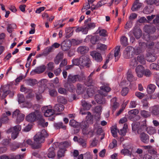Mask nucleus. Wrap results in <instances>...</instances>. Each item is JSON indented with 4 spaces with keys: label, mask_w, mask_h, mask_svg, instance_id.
I'll return each instance as SVG.
<instances>
[{
    "label": "nucleus",
    "mask_w": 159,
    "mask_h": 159,
    "mask_svg": "<svg viewBox=\"0 0 159 159\" xmlns=\"http://www.w3.org/2000/svg\"><path fill=\"white\" fill-rule=\"evenodd\" d=\"M120 152L121 154L124 155L129 156L131 157L132 154V151H130L128 149L124 148L121 150Z\"/></svg>",
    "instance_id": "obj_38"
},
{
    "label": "nucleus",
    "mask_w": 159,
    "mask_h": 159,
    "mask_svg": "<svg viewBox=\"0 0 159 159\" xmlns=\"http://www.w3.org/2000/svg\"><path fill=\"white\" fill-rule=\"evenodd\" d=\"M16 27V25L15 24H9L8 25L7 30L9 33H11L14 29Z\"/></svg>",
    "instance_id": "obj_46"
},
{
    "label": "nucleus",
    "mask_w": 159,
    "mask_h": 159,
    "mask_svg": "<svg viewBox=\"0 0 159 159\" xmlns=\"http://www.w3.org/2000/svg\"><path fill=\"white\" fill-rule=\"evenodd\" d=\"M25 115L21 113L19 110H16L13 113L12 117L14 118H16V124L20 123L23 121L24 119Z\"/></svg>",
    "instance_id": "obj_6"
},
{
    "label": "nucleus",
    "mask_w": 159,
    "mask_h": 159,
    "mask_svg": "<svg viewBox=\"0 0 159 159\" xmlns=\"http://www.w3.org/2000/svg\"><path fill=\"white\" fill-rule=\"evenodd\" d=\"M111 131L112 134L114 137L116 138L117 137V131H118L119 130L117 129L116 127H115L111 129Z\"/></svg>",
    "instance_id": "obj_53"
},
{
    "label": "nucleus",
    "mask_w": 159,
    "mask_h": 159,
    "mask_svg": "<svg viewBox=\"0 0 159 159\" xmlns=\"http://www.w3.org/2000/svg\"><path fill=\"white\" fill-rule=\"evenodd\" d=\"M80 65L86 67H89L92 62L89 57L87 56H82L80 57Z\"/></svg>",
    "instance_id": "obj_5"
},
{
    "label": "nucleus",
    "mask_w": 159,
    "mask_h": 159,
    "mask_svg": "<svg viewBox=\"0 0 159 159\" xmlns=\"http://www.w3.org/2000/svg\"><path fill=\"white\" fill-rule=\"evenodd\" d=\"M99 37L97 35L93 36L90 40L91 43L93 44H95L99 40Z\"/></svg>",
    "instance_id": "obj_49"
},
{
    "label": "nucleus",
    "mask_w": 159,
    "mask_h": 159,
    "mask_svg": "<svg viewBox=\"0 0 159 159\" xmlns=\"http://www.w3.org/2000/svg\"><path fill=\"white\" fill-rule=\"evenodd\" d=\"M120 43L123 45L126 46L128 44L127 38L125 36H122L120 39Z\"/></svg>",
    "instance_id": "obj_43"
},
{
    "label": "nucleus",
    "mask_w": 159,
    "mask_h": 159,
    "mask_svg": "<svg viewBox=\"0 0 159 159\" xmlns=\"http://www.w3.org/2000/svg\"><path fill=\"white\" fill-rule=\"evenodd\" d=\"M139 137L141 141L145 143H148L149 142V136L144 133H142L141 134Z\"/></svg>",
    "instance_id": "obj_21"
},
{
    "label": "nucleus",
    "mask_w": 159,
    "mask_h": 159,
    "mask_svg": "<svg viewBox=\"0 0 159 159\" xmlns=\"http://www.w3.org/2000/svg\"><path fill=\"white\" fill-rule=\"evenodd\" d=\"M63 58V53L60 52L54 58V61L56 64H58Z\"/></svg>",
    "instance_id": "obj_23"
},
{
    "label": "nucleus",
    "mask_w": 159,
    "mask_h": 159,
    "mask_svg": "<svg viewBox=\"0 0 159 159\" xmlns=\"http://www.w3.org/2000/svg\"><path fill=\"white\" fill-rule=\"evenodd\" d=\"M88 122L86 121H83L80 123V125L81 128L82 129L83 132H84V130H85L86 129L88 128Z\"/></svg>",
    "instance_id": "obj_47"
},
{
    "label": "nucleus",
    "mask_w": 159,
    "mask_h": 159,
    "mask_svg": "<svg viewBox=\"0 0 159 159\" xmlns=\"http://www.w3.org/2000/svg\"><path fill=\"white\" fill-rule=\"evenodd\" d=\"M144 68L142 65H139L137 66L135 69V71L138 77H143L144 74Z\"/></svg>",
    "instance_id": "obj_15"
},
{
    "label": "nucleus",
    "mask_w": 159,
    "mask_h": 159,
    "mask_svg": "<svg viewBox=\"0 0 159 159\" xmlns=\"http://www.w3.org/2000/svg\"><path fill=\"white\" fill-rule=\"evenodd\" d=\"M136 60L137 61H139L141 64H144L146 63V61L143 55H139L138 56Z\"/></svg>",
    "instance_id": "obj_40"
},
{
    "label": "nucleus",
    "mask_w": 159,
    "mask_h": 159,
    "mask_svg": "<svg viewBox=\"0 0 159 159\" xmlns=\"http://www.w3.org/2000/svg\"><path fill=\"white\" fill-rule=\"evenodd\" d=\"M117 141L115 139H113L112 141V142L109 145V148L110 149H113L116 146Z\"/></svg>",
    "instance_id": "obj_61"
},
{
    "label": "nucleus",
    "mask_w": 159,
    "mask_h": 159,
    "mask_svg": "<svg viewBox=\"0 0 159 159\" xmlns=\"http://www.w3.org/2000/svg\"><path fill=\"white\" fill-rule=\"evenodd\" d=\"M84 82L85 85L88 86H93L94 84V81L92 78L88 77Z\"/></svg>",
    "instance_id": "obj_31"
},
{
    "label": "nucleus",
    "mask_w": 159,
    "mask_h": 159,
    "mask_svg": "<svg viewBox=\"0 0 159 159\" xmlns=\"http://www.w3.org/2000/svg\"><path fill=\"white\" fill-rule=\"evenodd\" d=\"M44 111V115L46 117L50 116L55 113L54 110L45 108Z\"/></svg>",
    "instance_id": "obj_29"
},
{
    "label": "nucleus",
    "mask_w": 159,
    "mask_h": 159,
    "mask_svg": "<svg viewBox=\"0 0 159 159\" xmlns=\"http://www.w3.org/2000/svg\"><path fill=\"white\" fill-rule=\"evenodd\" d=\"M65 151H66V150H64L63 149H59V150L58 151L57 154L58 157H61L64 156Z\"/></svg>",
    "instance_id": "obj_56"
},
{
    "label": "nucleus",
    "mask_w": 159,
    "mask_h": 159,
    "mask_svg": "<svg viewBox=\"0 0 159 159\" xmlns=\"http://www.w3.org/2000/svg\"><path fill=\"white\" fill-rule=\"evenodd\" d=\"M139 113V111L137 109H134L128 112V114L129 115H133L135 116L136 117V119L138 120H139L140 119V116H137L136 115L138 114Z\"/></svg>",
    "instance_id": "obj_34"
},
{
    "label": "nucleus",
    "mask_w": 159,
    "mask_h": 159,
    "mask_svg": "<svg viewBox=\"0 0 159 159\" xmlns=\"http://www.w3.org/2000/svg\"><path fill=\"white\" fill-rule=\"evenodd\" d=\"M144 30L147 33L151 34H153L156 31V28L152 25H146L144 27Z\"/></svg>",
    "instance_id": "obj_10"
},
{
    "label": "nucleus",
    "mask_w": 159,
    "mask_h": 159,
    "mask_svg": "<svg viewBox=\"0 0 159 159\" xmlns=\"http://www.w3.org/2000/svg\"><path fill=\"white\" fill-rule=\"evenodd\" d=\"M133 34L135 37L138 39L142 35V31L139 28L135 29L133 30Z\"/></svg>",
    "instance_id": "obj_33"
},
{
    "label": "nucleus",
    "mask_w": 159,
    "mask_h": 159,
    "mask_svg": "<svg viewBox=\"0 0 159 159\" xmlns=\"http://www.w3.org/2000/svg\"><path fill=\"white\" fill-rule=\"evenodd\" d=\"M69 125L74 128H76L80 125V123L74 119H72L70 120Z\"/></svg>",
    "instance_id": "obj_45"
},
{
    "label": "nucleus",
    "mask_w": 159,
    "mask_h": 159,
    "mask_svg": "<svg viewBox=\"0 0 159 159\" xmlns=\"http://www.w3.org/2000/svg\"><path fill=\"white\" fill-rule=\"evenodd\" d=\"M71 145V143L68 141H64V142H61L59 145V149H63L66 150V148H68Z\"/></svg>",
    "instance_id": "obj_24"
},
{
    "label": "nucleus",
    "mask_w": 159,
    "mask_h": 159,
    "mask_svg": "<svg viewBox=\"0 0 159 159\" xmlns=\"http://www.w3.org/2000/svg\"><path fill=\"white\" fill-rule=\"evenodd\" d=\"M138 62L135 58H134L130 60L129 66L130 68L134 69L138 65Z\"/></svg>",
    "instance_id": "obj_36"
},
{
    "label": "nucleus",
    "mask_w": 159,
    "mask_h": 159,
    "mask_svg": "<svg viewBox=\"0 0 159 159\" xmlns=\"http://www.w3.org/2000/svg\"><path fill=\"white\" fill-rule=\"evenodd\" d=\"M90 55L93 59L98 62H100L102 60L101 54L96 51H93L90 52Z\"/></svg>",
    "instance_id": "obj_9"
},
{
    "label": "nucleus",
    "mask_w": 159,
    "mask_h": 159,
    "mask_svg": "<svg viewBox=\"0 0 159 159\" xmlns=\"http://www.w3.org/2000/svg\"><path fill=\"white\" fill-rule=\"evenodd\" d=\"M97 48L101 51H104L107 48V46L104 44L98 43L97 45Z\"/></svg>",
    "instance_id": "obj_51"
},
{
    "label": "nucleus",
    "mask_w": 159,
    "mask_h": 159,
    "mask_svg": "<svg viewBox=\"0 0 159 159\" xmlns=\"http://www.w3.org/2000/svg\"><path fill=\"white\" fill-rule=\"evenodd\" d=\"M80 113L82 115L87 114V116L86 118V121L89 124H91L93 123V117L90 112L89 111L83 112V110L81 109Z\"/></svg>",
    "instance_id": "obj_8"
},
{
    "label": "nucleus",
    "mask_w": 159,
    "mask_h": 159,
    "mask_svg": "<svg viewBox=\"0 0 159 159\" xmlns=\"http://www.w3.org/2000/svg\"><path fill=\"white\" fill-rule=\"evenodd\" d=\"M120 46H117L114 51V55L115 58V61H117L120 56Z\"/></svg>",
    "instance_id": "obj_22"
},
{
    "label": "nucleus",
    "mask_w": 159,
    "mask_h": 159,
    "mask_svg": "<svg viewBox=\"0 0 159 159\" xmlns=\"http://www.w3.org/2000/svg\"><path fill=\"white\" fill-rule=\"evenodd\" d=\"M156 86L154 85L150 84L148 87L147 91L149 94H151L154 92Z\"/></svg>",
    "instance_id": "obj_39"
},
{
    "label": "nucleus",
    "mask_w": 159,
    "mask_h": 159,
    "mask_svg": "<svg viewBox=\"0 0 159 159\" xmlns=\"http://www.w3.org/2000/svg\"><path fill=\"white\" fill-rule=\"evenodd\" d=\"M139 47L134 48L138 54L142 52L147 47V44L146 43L139 42Z\"/></svg>",
    "instance_id": "obj_14"
},
{
    "label": "nucleus",
    "mask_w": 159,
    "mask_h": 159,
    "mask_svg": "<svg viewBox=\"0 0 159 159\" xmlns=\"http://www.w3.org/2000/svg\"><path fill=\"white\" fill-rule=\"evenodd\" d=\"M100 89L99 92V94L96 95L95 98L98 103L103 104L105 103L104 97L107 95L106 93L109 92L111 89L107 86L104 85L100 87Z\"/></svg>",
    "instance_id": "obj_2"
},
{
    "label": "nucleus",
    "mask_w": 159,
    "mask_h": 159,
    "mask_svg": "<svg viewBox=\"0 0 159 159\" xmlns=\"http://www.w3.org/2000/svg\"><path fill=\"white\" fill-rule=\"evenodd\" d=\"M55 149L53 147H50L48 150V156L49 158H53L55 156Z\"/></svg>",
    "instance_id": "obj_32"
},
{
    "label": "nucleus",
    "mask_w": 159,
    "mask_h": 159,
    "mask_svg": "<svg viewBox=\"0 0 159 159\" xmlns=\"http://www.w3.org/2000/svg\"><path fill=\"white\" fill-rule=\"evenodd\" d=\"M151 68L156 70H159V65L155 63H153L150 65Z\"/></svg>",
    "instance_id": "obj_59"
},
{
    "label": "nucleus",
    "mask_w": 159,
    "mask_h": 159,
    "mask_svg": "<svg viewBox=\"0 0 159 159\" xmlns=\"http://www.w3.org/2000/svg\"><path fill=\"white\" fill-rule=\"evenodd\" d=\"M43 116L40 113L37 120H38V124L43 127L45 120L43 119Z\"/></svg>",
    "instance_id": "obj_42"
},
{
    "label": "nucleus",
    "mask_w": 159,
    "mask_h": 159,
    "mask_svg": "<svg viewBox=\"0 0 159 159\" xmlns=\"http://www.w3.org/2000/svg\"><path fill=\"white\" fill-rule=\"evenodd\" d=\"M18 101L19 103L23 102L25 100L24 95L22 94H19L18 95Z\"/></svg>",
    "instance_id": "obj_54"
},
{
    "label": "nucleus",
    "mask_w": 159,
    "mask_h": 159,
    "mask_svg": "<svg viewBox=\"0 0 159 159\" xmlns=\"http://www.w3.org/2000/svg\"><path fill=\"white\" fill-rule=\"evenodd\" d=\"M156 59V57L154 55L148 54L147 55L146 59V60L149 62H152L155 61Z\"/></svg>",
    "instance_id": "obj_35"
},
{
    "label": "nucleus",
    "mask_w": 159,
    "mask_h": 159,
    "mask_svg": "<svg viewBox=\"0 0 159 159\" xmlns=\"http://www.w3.org/2000/svg\"><path fill=\"white\" fill-rule=\"evenodd\" d=\"M21 129V126L19 125H17L14 127H11L9 129L7 130L8 133L14 132L19 133V132Z\"/></svg>",
    "instance_id": "obj_26"
},
{
    "label": "nucleus",
    "mask_w": 159,
    "mask_h": 159,
    "mask_svg": "<svg viewBox=\"0 0 159 159\" xmlns=\"http://www.w3.org/2000/svg\"><path fill=\"white\" fill-rule=\"evenodd\" d=\"M11 115V113L10 111H7L5 113H3L1 116L0 120L2 123H7L9 120V119L8 116Z\"/></svg>",
    "instance_id": "obj_13"
},
{
    "label": "nucleus",
    "mask_w": 159,
    "mask_h": 159,
    "mask_svg": "<svg viewBox=\"0 0 159 159\" xmlns=\"http://www.w3.org/2000/svg\"><path fill=\"white\" fill-rule=\"evenodd\" d=\"M21 147V143H17L16 144L13 145L11 147V150L14 151L16 150L17 148H18L19 147Z\"/></svg>",
    "instance_id": "obj_58"
},
{
    "label": "nucleus",
    "mask_w": 159,
    "mask_h": 159,
    "mask_svg": "<svg viewBox=\"0 0 159 159\" xmlns=\"http://www.w3.org/2000/svg\"><path fill=\"white\" fill-rule=\"evenodd\" d=\"M153 23L155 25H158L159 24V15L156 16V17L153 20Z\"/></svg>",
    "instance_id": "obj_64"
},
{
    "label": "nucleus",
    "mask_w": 159,
    "mask_h": 159,
    "mask_svg": "<svg viewBox=\"0 0 159 159\" xmlns=\"http://www.w3.org/2000/svg\"><path fill=\"white\" fill-rule=\"evenodd\" d=\"M78 142L80 143V144L83 146V147H86V143L85 140L82 138H80L78 139Z\"/></svg>",
    "instance_id": "obj_55"
},
{
    "label": "nucleus",
    "mask_w": 159,
    "mask_h": 159,
    "mask_svg": "<svg viewBox=\"0 0 159 159\" xmlns=\"http://www.w3.org/2000/svg\"><path fill=\"white\" fill-rule=\"evenodd\" d=\"M54 48L51 46V47H48L43 50V54L48 55L50 52H53L54 50Z\"/></svg>",
    "instance_id": "obj_44"
},
{
    "label": "nucleus",
    "mask_w": 159,
    "mask_h": 159,
    "mask_svg": "<svg viewBox=\"0 0 159 159\" xmlns=\"http://www.w3.org/2000/svg\"><path fill=\"white\" fill-rule=\"evenodd\" d=\"M71 46V42L67 40L64 41L61 44V49L64 51L68 50L70 48Z\"/></svg>",
    "instance_id": "obj_11"
},
{
    "label": "nucleus",
    "mask_w": 159,
    "mask_h": 159,
    "mask_svg": "<svg viewBox=\"0 0 159 159\" xmlns=\"http://www.w3.org/2000/svg\"><path fill=\"white\" fill-rule=\"evenodd\" d=\"M64 106L60 104H57L55 105L54 107V111L55 112H61L64 109Z\"/></svg>",
    "instance_id": "obj_30"
},
{
    "label": "nucleus",
    "mask_w": 159,
    "mask_h": 159,
    "mask_svg": "<svg viewBox=\"0 0 159 159\" xmlns=\"http://www.w3.org/2000/svg\"><path fill=\"white\" fill-rule=\"evenodd\" d=\"M81 105L83 108H81L83 110V112H84V110H88L90 109L92 106L90 104L88 103L84 100L82 101L81 102Z\"/></svg>",
    "instance_id": "obj_28"
},
{
    "label": "nucleus",
    "mask_w": 159,
    "mask_h": 159,
    "mask_svg": "<svg viewBox=\"0 0 159 159\" xmlns=\"http://www.w3.org/2000/svg\"><path fill=\"white\" fill-rule=\"evenodd\" d=\"M141 115L144 118H147L150 116L151 115L150 113L145 110L141 111L140 112Z\"/></svg>",
    "instance_id": "obj_50"
},
{
    "label": "nucleus",
    "mask_w": 159,
    "mask_h": 159,
    "mask_svg": "<svg viewBox=\"0 0 159 159\" xmlns=\"http://www.w3.org/2000/svg\"><path fill=\"white\" fill-rule=\"evenodd\" d=\"M45 69L46 66L44 65H42L37 67L35 69L32 70L31 73L32 75H34L35 74H40L43 72Z\"/></svg>",
    "instance_id": "obj_12"
},
{
    "label": "nucleus",
    "mask_w": 159,
    "mask_h": 159,
    "mask_svg": "<svg viewBox=\"0 0 159 159\" xmlns=\"http://www.w3.org/2000/svg\"><path fill=\"white\" fill-rule=\"evenodd\" d=\"M84 159H93L92 156L89 152H87L84 154Z\"/></svg>",
    "instance_id": "obj_63"
},
{
    "label": "nucleus",
    "mask_w": 159,
    "mask_h": 159,
    "mask_svg": "<svg viewBox=\"0 0 159 159\" xmlns=\"http://www.w3.org/2000/svg\"><path fill=\"white\" fill-rule=\"evenodd\" d=\"M88 47L85 46H81L78 48L77 51L81 54H84L87 53L89 51Z\"/></svg>",
    "instance_id": "obj_25"
},
{
    "label": "nucleus",
    "mask_w": 159,
    "mask_h": 159,
    "mask_svg": "<svg viewBox=\"0 0 159 159\" xmlns=\"http://www.w3.org/2000/svg\"><path fill=\"white\" fill-rule=\"evenodd\" d=\"M127 80L130 82L136 80L132 74V71L130 69L129 70L127 73Z\"/></svg>",
    "instance_id": "obj_27"
},
{
    "label": "nucleus",
    "mask_w": 159,
    "mask_h": 159,
    "mask_svg": "<svg viewBox=\"0 0 159 159\" xmlns=\"http://www.w3.org/2000/svg\"><path fill=\"white\" fill-rule=\"evenodd\" d=\"M111 106L113 112L115 111L116 109L119 107V104L117 102L116 98H113L111 100Z\"/></svg>",
    "instance_id": "obj_18"
},
{
    "label": "nucleus",
    "mask_w": 159,
    "mask_h": 159,
    "mask_svg": "<svg viewBox=\"0 0 159 159\" xmlns=\"http://www.w3.org/2000/svg\"><path fill=\"white\" fill-rule=\"evenodd\" d=\"M40 112L38 110L35 111L34 112H32L26 117V120L29 122H33L37 120L39 115Z\"/></svg>",
    "instance_id": "obj_7"
},
{
    "label": "nucleus",
    "mask_w": 159,
    "mask_h": 159,
    "mask_svg": "<svg viewBox=\"0 0 159 159\" xmlns=\"http://www.w3.org/2000/svg\"><path fill=\"white\" fill-rule=\"evenodd\" d=\"M48 136L46 130L43 129L41 132L37 133L34 136L33 138L34 142L29 139L26 140V142L30 145L33 149H38L41 147V143L44 142L45 138Z\"/></svg>",
    "instance_id": "obj_1"
},
{
    "label": "nucleus",
    "mask_w": 159,
    "mask_h": 159,
    "mask_svg": "<svg viewBox=\"0 0 159 159\" xmlns=\"http://www.w3.org/2000/svg\"><path fill=\"white\" fill-rule=\"evenodd\" d=\"M72 62L73 63V65H74L75 66H78L79 65H80V58H75L74 59L72 60Z\"/></svg>",
    "instance_id": "obj_57"
},
{
    "label": "nucleus",
    "mask_w": 159,
    "mask_h": 159,
    "mask_svg": "<svg viewBox=\"0 0 159 159\" xmlns=\"http://www.w3.org/2000/svg\"><path fill=\"white\" fill-rule=\"evenodd\" d=\"M54 126L57 129L61 128L64 130L66 129V126L63 125L62 122H59L54 124Z\"/></svg>",
    "instance_id": "obj_41"
},
{
    "label": "nucleus",
    "mask_w": 159,
    "mask_h": 159,
    "mask_svg": "<svg viewBox=\"0 0 159 159\" xmlns=\"http://www.w3.org/2000/svg\"><path fill=\"white\" fill-rule=\"evenodd\" d=\"M150 131H152V132H149L148 130V127H145L140 126L137 130V133L139 134H141L142 133H144L145 131H147V133L149 134H151V133H153L155 132V130L152 128Z\"/></svg>",
    "instance_id": "obj_16"
},
{
    "label": "nucleus",
    "mask_w": 159,
    "mask_h": 159,
    "mask_svg": "<svg viewBox=\"0 0 159 159\" xmlns=\"http://www.w3.org/2000/svg\"><path fill=\"white\" fill-rule=\"evenodd\" d=\"M142 3L139 2V0H136L133 5L131 10L133 11L138 10L142 6Z\"/></svg>",
    "instance_id": "obj_19"
},
{
    "label": "nucleus",
    "mask_w": 159,
    "mask_h": 159,
    "mask_svg": "<svg viewBox=\"0 0 159 159\" xmlns=\"http://www.w3.org/2000/svg\"><path fill=\"white\" fill-rule=\"evenodd\" d=\"M57 101L63 104H66L67 102V100L63 96H59L57 97Z\"/></svg>",
    "instance_id": "obj_48"
},
{
    "label": "nucleus",
    "mask_w": 159,
    "mask_h": 159,
    "mask_svg": "<svg viewBox=\"0 0 159 159\" xmlns=\"http://www.w3.org/2000/svg\"><path fill=\"white\" fill-rule=\"evenodd\" d=\"M135 54H138L135 48H133L131 46H128L124 50L123 56L125 58L129 59Z\"/></svg>",
    "instance_id": "obj_4"
},
{
    "label": "nucleus",
    "mask_w": 159,
    "mask_h": 159,
    "mask_svg": "<svg viewBox=\"0 0 159 159\" xmlns=\"http://www.w3.org/2000/svg\"><path fill=\"white\" fill-rule=\"evenodd\" d=\"M49 93L50 96L52 97H54L57 95V92L56 90L52 89L49 91Z\"/></svg>",
    "instance_id": "obj_60"
},
{
    "label": "nucleus",
    "mask_w": 159,
    "mask_h": 159,
    "mask_svg": "<svg viewBox=\"0 0 159 159\" xmlns=\"http://www.w3.org/2000/svg\"><path fill=\"white\" fill-rule=\"evenodd\" d=\"M152 113L154 115L159 114V105H157L152 107Z\"/></svg>",
    "instance_id": "obj_37"
},
{
    "label": "nucleus",
    "mask_w": 159,
    "mask_h": 159,
    "mask_svg": "<svg viewBox=\"0 0 159 159\" xmlns=\"http://www.w3.org/2000/svg\"><path fill=\"white\" fill-rule=\"evenodd\" d=\"M140 123L139 122H136L132 124V129L134 131H135L138 130L139 129Z\"/></svg>",
    "instance_id": "obj_52"
},
{
    "label": "nucleus",
    "mask_w": 159,
    "mask_h": 159,
    "mask_svg": "<svg viewBox=\"0 0 159 159\" xmlns=\"http://www.w3.org/2000/svg\"><path fill=\"white\" fill-rule=\"evenodd\" d=\"M86 88L83 84L78 83L76 84V93L79 94L83 93L85 91Z\"/></svg>",
    "instance_id": "obj_17"
},
{
    "label": "nucleus",
    "mask_w": 159,
    "mask_h": 159,
    "mask_svg": "<svg viewBox=\"0 0 159 159\" xmlns=\"http://www.w3.org/2000/svg\"><path fill=\"white\" fill-rule=\"evenodd\" d=\"M72 84L67 82L64 84V87L65 88L71 93L74 92L75 90V87Z\"/></svg>",
    "instance_id": "obj_20"
},
{
    "label": "nucleus",
    "mask_w": 159,
    "mask_h": 159,
    "mask_svg": "<svg viewBox=\"0 0 159 159\" xmlns=\"http://www.w3.org/2000/svg\"><path fill=\"white\" fill-rule=\"evenodd\" d=\"M128 92V89L127 88H125L122 89L121 91V94L123 96H126Z\"/></svg>",
    "instance_id": "obj_62"
},
{
    "label": "nucleus",
    "mask_w": 159,
    "mask_h": 159,
    "mask_svg": "<svg viewBox=\"0 0 159 159\" xmlns=\"http://www.w3.org/2000/svg\"><path fill=\"white\" fill-rule=\"evenodd\" d=\"M85 80V77L83 74L73 75L70 74L68 76L67 82L75 83L77 81H83Z\"/></svg>",
    "instance_id": "obj_3"
}]
</instances>
